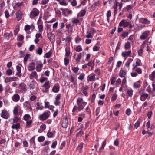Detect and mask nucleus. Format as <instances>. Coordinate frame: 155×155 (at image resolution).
<instances>
[{
	"label": "nucleus",
	"instance_id": "obj_7",
	"mask_svg": "<svg viewBox=\"0 0 155 155\" xmlns=\"http://www.w3.org/2000/svg\"><path fill=\"white\" fill-rule=\"evenodd\" d=\"M149 33L150 32L148 31H146L143 32L140 36V39L142 40L145 39L149 35Z\"/></svg>",
	"mask_w": 155,
	"mask_h": 155
},
{
	"label": "nucleus",
	"instance_id": "obj_30",
	"mask_svg": "<svg viewBox=\"0 0 155 155\" xmlns=\"http://www.w3.org/2000/svg\"><path fill=\"white\" fill-rule=\"evenodd\" d=\"M133 90L131 89L128 90L127 92V93L128 94V96L131 97L133 95Z\"/></svg>",
	"mask_w": 155,
	"mask_h": 155
},
{
	"label": "nucleus",
	"instance_id": "obj_1",
	"mask_svg": "<svg viewBox=\"0 0 155 155\" xmlns=\"http://www.w3.org/2000/svg\"><path fill=\"white\" fill-rule=\"evenodd\" d=\"M50 112L48 111L44 112L42 114L39 116V118L41 120H45L47 119L49 116Z\"/></svg>",
	"mask_w": 155,
	"mask_h": 155
},
{
	"label": "nucleus",
	"instance_id": "obj_44",
	"mask_svg": "<svg viewBox=\"0 0 155 155\" xmlns=\"http://www.w3.org/2000/svg\"><path fill=\"white\" fill-rule=\"evenodd\" d=\"M51 53L50 51L46 53L45 54V57L47 58H49L51 56Z\"/></svg>",
	"mask_w": 155,
	"mask_h": 155
},
{
	"label": "nucleus",
	"instance_id": "obj_53",
	"mask_svg": "<svg viewBox=\"0 0 155 155\" xmlns=\"http://www.w3.org/2000/svg\"><path fill=\"white\" fill-rule=\"evenodd\" d=\"M47 135L48 137L51 138L53 136V134L52 132H48L47 133Z\"/></svg>",
	"mask_w": 155,
	"mask_h": 155
},
{
	"label": "nucleus",
	"instance_id": "obj_47",
	"mask_svg": "<svg viewBox=\"0 0 155 155\" xmlns=\"http://www.w3.org/2000/svg\"><path fill=\"white\" fill-rule=\"evenodd\" d=\"M117 98V95L116 94H113L111 98V101H115Z\"/></svg>",
	"mask_w": 155,
	"mask_h": 155
},
{
	"label": "nucleus",
	"instance_id": "obj_59",
	"mask_svg": "<svg viewBox=\"0 0 155 155\" xmlns=\"http://www.w3.org/2000/svg\"><path fill=\"white\" fill-rule=\"evenodd\" d=\"M64 64L65 65H67L69 63V59L68 58H64Z\"/></svg>",
	"mask_w": 155,
	"mask_h": 155
},
{
	"label": "nucleus",
	"instance_id": "obj_29",
	"mask_svg": "<svg viewBox=\"0 0 155 155\" xmlns=\"http://www.w3.org/2000/svg\"><path fill=\"white\" fill-rule=\"evenodd\" d=\"M35 82L32 81L30 83L29 86L30 89H34L35 88Z\"/></svg>",
	"mask_w": 155,
	"mask_h": 155
},
{
	"label": "nucleus",
	"instance_id": "obj_24",
	"mask_svg": "<svg viewBox=\"0 0 155 155\" xmlns=\"http://www.w3.org/2000/svg\"><path fill=\"white\" fill-rule=\"evenodd\" d=\"M36 53L39 55L41 54L42 53V49L41 47H38L36 50Z\"/></svg>",
	"mask_w": 155,
	"mask_h": 155
},
{
	"label": "nucleus",
	"instance_id": "obj_38",
	"mask_svg": "<svg viewBox=\"0 0 155 155\" xmlns=\"http://www.w3.org/2000/svg\"><path fill=\"white\" fill-rule=\"evenodd\" d=\"M85 76V74L84 73H81L80 76L78 77V79L81 80V81H82L84 78V77Z\"/></svg>",
	"mask_w": 155,
	"mask_h": 155
},
{
	"label": "nucleus",
	"instance_id": "obj_52",
	"mask_svg": "<svg viewBox=\"0 0 155 155\" xmlns=\"http://www.w3.org/2000/svg\"><path fill=\"white\" fill-rule=\"evenodd\" d=\"M135 71L137 72L139 74H141L142 73V70L140 68H136Z\"/></svg>",
	"mask_w": 155,
	"mask_h": 155
},
{
	"label": "nucleus",
	"instance_id": "obj_33",
	"mask_svg": "<svg viewBox=\"0 0 155 155\" xmlns=\"http://www.w3.org/2000/svg\"><path fill=\"white\" fill-rule=\"evenodd\" d=\"M30 76L32 78H35L38 77V75L36 72L34 71L31 72L30 74Z\"/></svg>",
	"mask_w": 155,
	"mask_h": 155
},
{
	"label": "nucleus",
	"instance_id": "obj_6",
	"mask_svg": "<svg viewBox=\"0 0 155 155\" xmlns=\"http://www.w3.org/2000/svg\"><path fill=\"white\" fill-rule=\"evenodd\" d=\"M24 107L26 110L30 111L32 110V108L31 104L28 101H26L23 103Z\"/></svg>",
	"mask_w": 155,
	"mask_h": 155
},
{
	"label": "nucleus",
	"instance_id": "obj_57",
	"mask_svg": "<svg viewBox=\"0 0 155 155\" xmlns=\"http://www.w3.org/2000/svg\"><path fill=\"white\" fill-rule=\"evenodd\" d=\"M57 144V142L56 141H54L52 143L51 146V147L53 148H54L55 147Z\"/></svg>",
	"mask_w": 155,
	"mask_h": 155
},
{
	"label": "nucleus",
	"instance_id": "obj_14",
	"mask_svg": "<svg viewBox=\"0 0 155 155\" xmlns=\"http://www.w3.org/2000/svg\"><path fill=\"white\" fill-rule=\"evenodd\" d=\"M140 22L143 24H149L150 23V21L145 18H141L140 19Z\"/></svg>",
	"mask_w": 155,
	"mask_h": 155
},
{
	"label": "nucleus",
	"instance_id": "obj_49",
	"mask_svg": "<svg viewBox=\"0 0 155 155\" xmlns=\"http://www.w3.org/2000/svg\"><path fill=\"white\" fill-rule=\"evenodd\" d=\"M72 69L74 73H77L79 70V68L78 67H74L72 68Z\"/></svg>",
	"mask_w": 155,
	"mask_h": 155
},
{
	"label": "nucleus",
	"instance_id": "obj_36",
	"mask_svg": "<svg viewBox=\"0 0 155 155\" xmlns=\"http://www.w3.org/2000/svg\"><path fill=\"white\" fill-rule=\"evenodd\" d=\"M30 115L28 114H25L24 117V120L25 121H27L30 118Z\"/></svg>",
	"mask_w": 155,
	"mask_h": 155
},
{
	"label": "nucleus",
	"instance_id": "obj_58",
	"mask_svg": "<svg viewBox=\"0 0 155 155\" xmlns=\"http://www.w3.org/2000/svg\"><path fill=\"white\" fill-rule=\"evenodd\" d=\"M5 14L6 18H7L9 16V15L8 11V10H6L5 12Z\"/></svg>",
	"mask_w": 155,
	"mask_h": 155
},
{
	"label": "nucleus",
	"instance_id": "obj_10",
	"mask_svg": "<svg viewBox=\"0 0 155 155\" xmlns=\"http://www.w3.org/2000/svg\"><path fill=\"white\" fill-rule=\"evenodd\" d=\"M129 25V23L124 19L122 20L119 24V26H123L124 27H127Z\"/></svg>",
	"mask_w": 155,
	"mask_h": 155
},
{
	"label": "nucleus",
	"instance_id": "obj_51",
	"mask_svg": "<svg viewBox=\"0 0 155 155\" xmlns=\"http://www.w3.org/2000/svg\"><path fill=\"white\" fill-rule=\"evenodd\" d=\"M99 5V2H96L95 3H94L91 6V8H95L96 6H98Z\"/></svg>",
	"mask_w": 155,
	"mask_h": 155
},
{
	"label": "nucleus",
	"instance_id": "obj_2",
	"mask_svg": "<svg viewBox=\"0 0 155 155\" xmlns=\"http://www.w3.org/2000/svg\"><path fill=\"white\" fill-rule=\"evenodd\" d=\"M39 13V11L38 9L36 8H33L30 13V17L31 18H32V17L31 16L34 17H36L38 15Z\"/></svg>",
	"mask_w": 155,
	"mask_h": 155
},
{
	"label": "nucleus",
	"instance_id": "obj_20",
	"mask_svg": "<svg viewBox=\"0 0 155 155\" xmlns=\"http://www.w3.org/2000/svg\"><path fill=\"white\" fill-rule=\"evenodd\" d=\"M12 36L13 34L12 32L10 33H6L4 34V38L7 39H8L9 38L12 37Z\"/></svg>",
	"mask_w": 155,
	"mask_h": 155
},
{
	"label": "nucleus",
	"instance_id": "obj_39",
	"mask_svg": "<svg viewBox=\"0 0 155 155\" xmlns=\"http://www.w3.org/2000/svg\"><path fill=\"white\" fill-rule=\"evenodd\" d=\"M39 32H41L43 30V25H39L38 26Z\"/></svg>",
	"mask_w": 155,
	"mask_h": 155
},
{
	"label": "nucleus",
	"instance_id": "obj_18",
	"mask_svg": "<svg viewBox=\"0 0 155 155\" xmlns=\"http://www.w3.org/2000/svg\"><path fill=\"white\" fill-rule=\"evenodd\" d=\"M141 63V61L140 60H137L135 63L136 64L135 65L134 64H133L134 67L133 68V70H134L137 66H140Z\"/></svg>",
	"mask_w": 155,
	"mask_h": 155
},
{
	"label": "nucleus",
	"instance_id": "obj_16",
	"mask_svg": "<svg viewBox=\"0 0 155 155\" xmlns=\"http://www.w3.org/2000/svg\"><path fill=\"white\" fill-rule=\"evenodd\" d=\"M16 68L18 72L16 73V75L18 77H21V67L17 65L16 66Z\"/></svg>",
	"mask_w": 155,
	"mask_h": 155
},
{
	"label": "nucleus",
	"instance_id": "obj_31",
	"mask_svg": "<svg viewBox=\"0 0 155 155\" xmlns=\"http://www.w3.org/2000/svg\"><path fill=\"white\" fill-rule=\"evenodd\" d=\"M5 73L7 75L10 76L12 74V72L11 69H9L6 70Z\"/></svg>",
	"mask_w": 155,
	"mask_h": 155
},
{
	"label": "nucleus",
	"instance_id": "obj_26",
	"mask_svg": "<svg viewBox=\"0 0 155 155\" xmlns=\"http://www.w3.org/2000/svg\"><path fill=\"white\" fill-rule=\"evenodd\" d=\"M20 124L19 123H17L15 124H13L12 125L11 127L13 129H18L20 128Z\"/></svg>",
	"mask_w": 155,
	"mask_h": 155
},
{
	"label": "nucleus",
	"instance_id": "obj_19",
	"mask_svg": "<svg viewBox=\"0 0 155 155\" xmlns=\"http://www.w3.org/2000/svg\"><path fill=\"white\" fill-rule=\"evenodd\" d=\"M43 66V64L41 63L38 64L36 67V70L38 72H40Z\"/></svg>",
	"mask_w": 155,
	"mask_h": 155
},
{
	"label": "nucleus",
	"instance_id": "obj_3",
	"mask_svg": "<svg viewBox=\"0 0 155 155\" xmlns=\"http://www.w3.org/2000/svg\"><path fill=\"white\" fill-rule=\"evenodd\" d=\"M0 115L1 117L5 119H8L9 117V113L5 110H2Z\"/></svg>",
	"mask_w": 155,
	"mask_h": 155
},
{
	"label": "nucleus",
	"instance_id": "obj_5",
	"mask_svg": "<svg viewBox=\"0 0 155 155\" xmlns=\"http://www.w3.org/2000/svg\"><path fill=\"white\" fill-rule=\"evenodd\" d=\"M140 94V99L143 101H144L149 96L148 94L145 93L144 92H143L141 94Z\"/></svg>",
	"mask_w": 155,
	"mask_h": 155
},
{
	"label": "nucleus",
	"instance_id": "obj_17",
	"mask_svg": "<svg viewBox=\"0 0 155 155\" xmlns=\"http://www.w3.org/2000/svg\"><path fill=\"white\" fill-rule=\"evenodd\" d=\"M49 81H46L42 86V87L45 88V89H48L50 88V86L49 84Z\"/></svg>",
	"mask_w": 155,
	"mask_h": 155
},
{
	"label": "nucleus",
	"instance_id": "obj_62",
	"mask_svg": "<svg viewBox=\"0 0 155 155\" xmlns=\"http://www.w3.org/2000/svg\"><path fill=\"white\" fill-rule=\"evenodd\" d=\"M24 39V36L22 35H20L18 37V40L19 41H22Z\"/></svg>",
	"mask_w": 155,
	"mask_h": 155
},
{
	"label": "nucleus",
	"instance_id": "obj_45",
	"mask_svg": "<svg viewBox=\"0 0 155 155\" xmlns=\"http://www.w3.org/2000/svg\"><path fill=\"white\" fill-rule=\"evenodd\" d=\"M140 124V123L138 121H137L134 124V127L135 129H137Z\"/></svg>",
	"mask_w": 155,
	"mask_h": 155
},
{
	"label": "nucleus",
	"instance_id": "obj_56",
	"mask_svg": "<svg viewBox=\"0 0 155 155\" xmlns=\"http://www.w3.org/2000/svg\"><path fill=\"white\" fill-rule=\"evenodd\" d=\"M111 10H108L106 16L107 18H109L111 16Z\"/></svg>",
	"mask_w": 155,
	"mask_h": 155
},
{
	"label": "nucleus",
	"instance_id": "obj_32",
	"mask_svg": "<svg viewBox=\"0 0 155 155\" xmlns=\"http://www.w3.org/2000/svg\"><path fill=\"white\" fill-rule=\"evenodd\" d=\"M45 138L43 136H41L39 137L38 139V142H41L44 141L45 140Z\"/></svg>",
	"mask_w": 155,
	"mask_h": 155
},
{
	"label": "nucleus",
	"instance_id": "obj_54",
	"mask_svg": "<svg viewBox=\"0 0 155 155\" xmlns=\"http://www.w3.org/2000/svg\"><path fill=\"white\" fill-rule=\"evenodd\" d=\"M121 43L120 42H118L117 47L116 49L115 53L118 50L120 49V47L121 45Z\"/></svg>",
	"mask_w": 155,
	"mask_h": 155
},
{
	"label": "nucleus",
	"instance_id": "obj_13",
	"mask_svg": "<svg viewBox=\"0 0 155 155\" xmlns=\"http://www.w3.org/2000/svg\"><path fill=\"white\" fill-rule=\"evenodd\" d=\"M22 12L21 10H19L16 13V17L17 18V20L19 21L22 18Z\"/></svg>",
	"mask_w": 155,
	"mask_h": 155
},
{
	"label": "nucleus",
	"instance_id": "obj_34",
	"mask_svg": "<svg viewBox=\"0 0 155 155\" xmlns=\"http://www.w3.org/2000/svg\"><path fill=\"white\" fill-rule=\"evenodd\" d=\"M40 103L39 102H37V107L36 108V109L37 110H41L43 109V106H40Z\"/></svg>",
	"mask_w": 155,
	"mask_h": 155
},
{
	"label": "nucleus",
	"instance_id": "obj_37",
	"mask_svg": "<svg viewBox=\"0 0 155 155\" xmlns=\"http://www.w3.org/2000/svg\"><path fill=\"white\" fill-rule=\"evenodd\" d=\"M30 56V54H28L26 55L24 59V62H26L27 61L28 59L29 58Z\"/></svg>",
	"mask_w": 155,
	"mask_h": 155
},
{
	"label": "nucleus",
	"instance_id": "obj_25",
	"mask_svg": "<svg viewBox=\"0 0 155 155\" xmlns=\"http://www.w3.org/2000/svg\"><path fill=\"white\" fill-rule=\"evenodd\" d=\"M131 47L130 43L129 42H126L124 45V48L125 50L129 49Z\"/></svg>",
	"mask_w": 155,
	"mask_h": 155
},
{
	"label": "nucleus",
	"instance_id": "obj_42",
	"mask_svg": "<svg viewBox=\"0 0 155 155\" xmlns=\"http://www.w3.org/2000/svg\"><path fill=\"white\" fill-rule=\"evenodd\" d=\"M35 69V67L32 65H29L28 67V69L29 71H32Z\"/></svg>",
	"mask_w": 155,
	"mask_h": 155
},
{
	"label": "nucleus",
	"instance_id": "obj_61",
	"mask_svg": "<svg viewBox=\"0 0 155 155\" xmlns=\"http://www.w3.org/2000/svg\"><path fill=\"white\" fill-rule=\"evenodd\" d=\"M81 40V39L79 37H77L75 38V41L76 43H79Z\"/></svg>",
	"mask_w": 155,
	"mask_h": 155
},
{
	"label": "nucleus",
	"instance_id": "obj_40",
	"mask_svg": "<svg viewBox=\"0 0 155 155\" xmlns=\"http://www.w3.org/2000/svg\"><path fill=\"white\" fill-rule=\"evenodd\" d=\"M83 100L82 98H79L77 101V104H81L82 103Z\"/></svg>",
	"mask_w": 155,
	"mask_h": 155
},
{
	"label": "nucleus",
	"instance_id": "obj_28",
	"mask_svg": "<svg viewBox=\"0 0 155 155\" xmlns=\"http://www.w3.org/2000/svg\"><path fill=\"white\" fill-rule=\"evenodd\" d=\"M18 106L17 105L15 106L13 110V114L15 115H17L18 114Z\"/></svg>",
	"mask_w": 155,
	"mask_h": 155
},
{
	"label": "nucleus",
	"instance_id": "obj_22",
	"mask_svg": "<svg viewBox=\"0 0 155 155\" xmlns=\"http://www.w3.org/2000/svg\"><path fill=\"white\" fill-rule=\"evenodd\" d=\"M25 84L23 83H21L19 85L20 88L22 91L25 92L26 90Z\"/></svg>",
	"mask_w": 155,
	"mask_h": 155
},
{
	"label": "nucleus",
	"instance_id": "obj_12",
	"mask_svg": "<svg viewBox=\"0 0 155 155\" xmlns=\"http://www.w3.org/2000/svg\"><path fill=\"white\" fill-rule=\"evenodd\" d=\"M85 54V53L82 52L79 53L77 57L76 58V60L77 61L78 63H79L80 62L81 57L84 56Z\"/></svg>",
	"mask_w": 155,
	"mask_h": 155
},
{
	"label": "nucleus",
	"instance_id": "obj_64",
	"mask_svg": "<svg viewBox=\"0 0 155 155\" xmlns=\"http://www.w3.org/2000/svg\"><path fill=\"white\" fill-rule=\"evenodd\" d=\"M59 3L60 5H67V4L64 1L62 0V1L60 2Z\"/></svg>",
	"mask_w": 155,
	"mask_h": 155
},
{
	"label": "nucleus",
	"instance_id": "obj_23",
	"mask_svg": "<svg viewBox=\"0 0 155 155\" xmlns=\"http://www.w3.org/2000/svg\"><path fill=\"white\" fill-rule=\"evenodd\" d=\"M84 145V143L82 142L80 143L77 148V149L79 150V152H81L82 149L83 148Z\"/></svg>",
	"mask_w": 155,
	"mask_h": 155
},
{
	"label": "nucleus",
	"instance_id": "obj_21",
	"mask_svg": "<svg viewBox=\"0 0 155 155\" xmlns=\"http://www.w3.org/2000/svg\"><path fill=\"white\" fill-rule=\"evenodd\" d=\"M131 53V51H129L127 52H122V55L124 57H126L129 56Z\"/></svg>",
	"mask_w": 155,
	"mask_h": 155
},
{
	"label": "nucleus",
	"instance_id": "obj_46",
	"mask_svg": "<svg viewBox=\"0 0 155 155\" xmlns=\"http://www.w3.org/2000/svg\"><path fill=\"white\" fill-rule=\"evenodd\" d=\"M80 22V21L78 19L75 18L73 19L72 21V22L73 24L78 23Z\"/></svg>",
	"mask_w": 155,
	"mask_h": 155
},
{
	"label": "nucleus",
	"instance_id": "obj_4",
	"mask_svg": "<svg viewBox=\"0 0 155 155\" xmlns=\"http://www.w3.org/2000/svg\"><path fill=\"white\" fill-rule=\"evenodd\" d=\"M152 87H153L152 89L151 88V86L150 85L148 86L146 89L147 91L149 93H152L155 91V83L154 82L152 83Z\"/></svg>",
	"mask_w": 155,
	"mask_h": 155
},
{
	"label": "nucleus",
	"instance_id": "obj_55",
	"mask_svg": "<svg viewBox=\"0 0 155 155\" xmlns=\"http://www.w3.org/2000/svg\"><path fill=\"white\" fill-rule=\"evenodd\" d=\"M86 11L85 10H83L81 11L80 14L81 17H83L84 16L86 13Z\"/></svg>",
	"mask_w": 155,
	"mask_h": 155
},
{
	"label": "nucleus",
	"instance_id": "obj_15",
	"mask_svg": "<svg viewBox=\"0 0 155 155\" xmlns=\"http://www.w3.org/2000/svg\"><path fill=\"white\" fill-rule=\"evenodd\" d=\"M20 96L17 94H15L12 97V100L15 102H18L20 99Z\"/></svg>",
	"mask_w": 155,
	"mask_h": 155
},
{
	"label": "nucleus",
	"instance_id": "obj_8",
	"mask_svg": "<svg viewBox=\"0 0 155 155\" xmlns=\"http://www.w3.org/2000/svg\"><path fill=\"white\" fill-rule=\"evenodd\" d=\"M60 86L59 84L56 83L53 87L52 91L55 93H58L59 91Z\"/></svg>",
	"mask_w": 155,
	"mask_h": 155
},
{
	"label": "nucleus",
	"instance_id": "obj_27",
	"mask_svg": "<svg viewBox=\"0 0 155 155\" xmlns=\"http://www.w3.org/2000/svg\"><path fill=\"white\" fill-rule=\"evenodd\" d=\"M126 74V72L125 71L121 70L119 73V76L121 77H124Z\"/></svg>",
	"mask_w": 155,
	"mask_h": 155
},
{
	"label": "nucleus",
	"instance_id": "obj_11",
	"mask_svg": "<svg viewBox=\"0 0 155 155\" xmlns=\"http://www.w3.org/2000/svg\"><path fill=\"white\" fill-rule=\"evenodd\" d=\"M87 103L85 102H83L81 104H77L78 105V110L79 111H80L83 109L84 106L86 105Z\"/></svg>",
	"mask_w": 155,
	"mask_h": 155
},
{
	"label": "nucleus",
	"instance_id": "obj_35",
	"mask_svg": "<svg viewBox=\"0 0 155 155\" xmlns=\"http://www.w3.org/2000/svg\"><path fill=\"white\" fill-rule=\"evenodd\" d=\"M129 60L130 61H127L126 62L125 64V65L128 67H129L130 62L133 61V59L132 58H129Z\"/></svg>",
	"mask_w": 155,
	"mask_h": 155
},
{
	"label": "nucleus",
	"instance_id": "obj_50",
	"mask_svg": "<svg viewBox=\"0 0 155 155\" xmlns=\"http://www.w3.org/2000/svg\"><path fill=\"white\" fill-rule=\"evenodd\" d=\"M32 123V121L31 120L27 121L26 122V127H30L31 124Z\"/></svg>",
	"mask_w": 155,
	"mask_h": 155
},
{
	"label": "nucleus",
	"instance_id": "obj_48",
	"mask_svg": "<svg viewBox=\"0 0 155 155\" xmlns=\"http://www.w3.org/2000/svg\"><path fill=\"white\" fill-rule=\"evenodd\" d=\"M131 113V110L130 109H127L126 111V114L128 115H130Z\"/></svg>",
	"mask_w": 155,
	"mask_h": 155
},
{
	"label": "nucleus",
	"instance_id": "obj_60",
	"mask_svg": "<svg viewBox=\"0 0 155 155\" xmlns=\"http://www.w3.org/2000/svg\"><path fill=\"white\" fill-rule=\"evenodd\" d=\"M49 1V0H42L41 4L43 5H45Z\"/></svg>",
	"mask_w": 155,
	"mask_h": 155
},
{
	"label": "nucleus",
	"instance_id": "obj_41",
	"mask_svg": "<svg viewBox=\"0 0 155 155\" xmlns=\"http://www.w3.org/2000/svg\"><path fill=\"white\" fill-rule=\"evenodd\" d=\"M82 50L81 46L80 45L78 46L76 48V51L77 52H80Z\"/></svg>",
	"mask_w": 155,
	"mask_h": 155
},
{
	"label": "nucleus",
	"instance_id": "obj_43",
	"mask_svg": "<svg viewBox=\"0 0 155 155\" xmlns=\"http://www.w3.org/2000/svg\"><path fill=\"white\" fill-rule=\"evenodd\" d=\"M140 87V84L138 83V82H135L134 83V87L135 88H138Z\"/></svg>",
	"mask_w": 155,
	"mask_h": 155
},
{
	"label": "nucleus",
	"instance_id": "obj_63",
	"mask_svg": "<svg viewBox=\"0 0 155 155\" xmlns=\"http://www.w3.org/2000/svg\"><path fill=\"white\" fill-rule=\"evenodd\" d=\"M19 118L17 117H15L13 119V122L17 123L19 120Z\"/></svg>",
	"mask_w": 155,
	"mask_h": 155
},
{
	"label": "nucleus",
	"instance_id": "obj_9",
	"mask_svg": "<svg viewBox=\"0 0 155 155\" xmlns=\"http://www.w3.org/2000/svg\"><path fill=\"white\" fill-rule=\"evenodd\" d=\"M68 125V118L66 117L64 119L62 123V127L64 128H66Z\"/></svg>",
	"mask_w": 155,
	"mask_h": 155
}]
</instances>
